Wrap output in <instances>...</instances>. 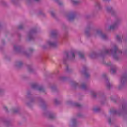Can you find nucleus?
I'll return each instance as SVG.
<instances>
[{
    "label": "nucleus",
    "instance_id": "obj_12",
    "mask_svg": "<svg viewBox=\"0 0 127 127\" xmlns=\"http://www.w3.org/2000/svg\"><path fill=\"white\" fill-rule=\"evenodd\" d=\"M91 95L93 96V97H96V93H95V92H92Z\"/></svg>",
    "mask_w": 127,
    "mask_h": 127
},
{
    "label": "nucleus",
    "instance_id": "obj_15",
    "mask_svg": "<svg viewBox=\"0 0 127 127\" xmlns=\"http://www.w3.org/2000/svg\"><path fill=\"white\" fill-rule=\"evenodd\" d=\"M116 72V69L112 68V73H115Z\"/></svg>",
    "mask_w": 127,
    "mask_h": 127
},
{
    "label": "nucleus",
    "instance_id": "obj_1",
    "mask_svg": "<svg viewBox=\"0 0 127 127\" xmlns=\"http://www.w3.org/2000/svg\"><path fill=\"white\" fill-rule=\"evenodd\" d=\"M96 33L98 35H100V36H101L103 39H106L107 38V36L105 34H103L102 31L101 30L97 31Z\"/></svg>",
    "mask_w": 127,
    "mask_h": 127
},
{
    "label": "nucleus",
    "instance_id": "obj_4",
    "mask_svg": "<svg viewBox=\"0 0 127 127\" xmlns=\"http://www.w3.org/2000/svg\"><path fill=\"white\" fill-rule=\"evenodd\" d=\"M100 110V108H95L93 109V111L94 112H99V110Z\"/></svg>",
    "mask_w": 127,
    "mask_h": 127
},
{
    "label": "nucleus",
    "instance_id": "obj_14",
    "mask_svg": "<svg viewBox=\"0 0 127 127\" xmlns=\"http://www.w3.org/2000/svg\"><path fill=\"white\" fill-rule=\"evenodd\" d=\"M49 117L50 118V119H53L54 118V116L53 115H51L49 116Z\"/></svg>",
    "mask_w": 127,
    "mask_h": 127
},
{
    "label": "nucleus",
    "instance_id": "obj_20",
    "mask_svg": "<svg viewBox=\"0 0 127 127\" xmlns=\"http://www.w3.org/2000/svg\"><path fill=\"white\" fill-rule=\"evenodd\" d=\"M34 1H39V0H34Z\"/></svg>",
    "mask_w": 127,
    "mask_h": 127
},
{
    "label": "nucleus",
    "instance_id": "obj_17",
    "mask_svg": "<svg viewBox=\"0 0 127 127\" xmlns=\"http://www.w3.org/2000/svg\"><path fill=\"white\" fill-rule=\"evenodd\" d=\"M76 106H77V107H80L81 106V105H80V104H76Z\"/></svg>",
    "mask_w": 127,
    "mask_h": 127
},
{
    "label": "nucleus",
    "instance_id": "obj_11",
    "mask_svg": "<svg viewBox=\"0 0 127 127\" xmlns=\"http://www.w3.org/2000/svg\"><path fill=\"white\" fill-rule=\"evenodd\" d=\"M111 52H112V50H107L106 51V53H111Z\"/></svg>",
    "mask_w": 127,
    "mask_h": 127
},
{
    "label": "nucleus",
    "instance_id": "obj_9",
    "mask_svg": "<svg viewBox=\"0 0 127 127\" xmlns=\"http://www.w3.org/2000/svg\"><path fill=\"white\" fill-rule=\"evenodd\" d=\"M82 89H86V84H82Z\"/></svg>",
    "mask_w": 127,
    "mask_h": 127
},
{
    "label": "nucleus",
    "instance_id": "obj_5",
    "mask_svg": "<svg viewBox=\"0 0 127 127\" xmlns=\"http://www.w3.org/2000/svg\"><path fill=\"white\" fill-rule=\"evenodd\" d=\"M108 122H109V124L110 125H111V124H112V118H109V119H108Z\"/></svg>",
    "mask_w": 127,
    "mask_h": 127
},
{
    "label": "nucleus",
    "instance_id": "obj_7",
    "mask_svg": "<svg viewBox=\"0 0 127 127\" xmlns=\"http://www.w3.org/2000/svg\"><path fill=\"white\" fill-rule=\"evenodd\" d=\"M73 18H75V16H72L69 17V20H72V19H73Z\"/></svg>",
    "mask_w": 127,
    "mask_h": 127
},
{
    "label": "nucleus",
    "instance_id": "obj_2",
    "mask_svg": "<svg viewBox=\"0 0 127 127\" xmlns=\"http://www.w3.org/2000/svg\"><path fill=\"white\" fill-rule=\"evenodd\" d=\"M48 44H49L50 46H52V47H54L56 46V43H52V42H48Z\"/></svg>",
    "mask_w": 127,
    "mask_h": 127
},
{
    "label": "nucleus",
    "instance_id": "obj_13",
    "mask_svg": "<svg viewBox=\"0 0 127 127\" xmlns=\"http://www.w3.org/2000/svg\"><path fill=\"white\" fill-rule=\"evenodd\" d=\"M36 87H37L36 84H34L32 85V88H36Z\"/></svg>",
    "mask_w": 127,
    "mask_h": 127
},
{
    "label": "nucleus",
    "instance_id": "obj_3",
    "mask_svg": "<svg viewBox=\"0 0 127 127\" xmlns=\"http://www.w3.org/2000/svg\"><path fill=\"white\" fill-rule=\"evenodd\" d=\"M78 54H79V57H80V58H84V54H83L82 52H79L78 53Z\"/></svg>",
    "mask_w": 127,
    "mask_h": 127
},
{
    "label": "nucleus",
    "instance_id": "obj_21",
    "mask_svg": "<svg viewBox=\"0 0 127 127\" xmlns=\"http://www.w3.org/2000/svg\"><path fill=\"white\" fill-rule=\"evenodd\" d=\"M109 28L110 29H112V26H110Z\"/></svg>",
    "mask_w": 127,
    "mask_h": 127
},
{
    "label": "nucleus",
    "instance_id": "obj_6",
    "mask_svg": "<svg viewBox=\"0 0 127 127\" xmlns=\"http://www.w3.org/2000/svg\"><path fill=\"white\" fill-rule=\"evenodd\" d=\"M73 4H78V3H79V1H73Z\"/></svg>",
    "mask_w": 127,
    "mask_h": 127
},
{
    "label": "nucleus",
    "instance_id": "obj_10",
    "mask_svg": "<svg viewBox=\"0 0 127 127\" xmlns=\"http://www.w3.org/2000/svg\"><path fill=\"white\" fill-rule=\"evenodd\" d=\"M39 91H43V87H40L38 89Z\"/></svg>",
    "mask_w": 127,
    "mask_h": 127
},
{
    "label": "nucleus",
    "instance_id": "obj_8",
    "mask_svg": "<svg viewBox=\"0 0 127 127\" xmlns=\"http://www.w3.org/2000/svg\"><path fill=\"white\" fill-rule=\"evenodd\" d=\"M107 10L108 12H110L112 11V9H111V8H107Z\"/></svg>",
    "mask_w": 127,
    "mask_h": 127
},
{
    "label": "nucleus",
    "instance_id": "obj_19",
    "mask_svg": "<svg viewBox=\"0 0 127 127\" xmlns=\"http://www.w3.org/2000/svg\"><path fill=\"white\" fill-rule=\"evenodd\" d=\"M51 15L53 16V12H51Z\"/></svg>",
    "mask_w": 127,
    "mask_h": 127
},
{
    "label": "nucleus",
    "instance_id": "obj_23",
    "mask_svg": "<svg viewBox=\"0 0 127 127\" xmlns=\"http://www.w3.org/2000/svg\"><path fill=\"white\" fill-rule=\"evenodd\" d=\"M113 53V51H112V53Z\"/></svg>",
    "mask_w": 127,
    "mask_h": 127
},
{
    "label": "nucleus",
    "instance_id": "obj_16",
    "mask_svg": "<svg viewBox=\"0 0 127 127\" xmlns=\"http://www.w3.org/2000/svg\"><path fill=\"white\" fill-rule=\"evenodd\" d=\"M72 57L75 58V53H72Z\"/></svg>",
    "mask_w": 127,
    "mask_h": 127
},
{
    "label": "nucleus",
    "instance_id": "obj_18",
    "mask_svg": "<svg viewBox=\"0 0 127 127\" xmlns=\"http://www.w3.org/2000/svg\"><path fill=\"white\" fill-rule=\"evenodd\" d=\"M19 29H21V28H22V25H20L19 26Z\"/></svg>",
    "mask_w": 127,
    "mask_h": 127
},
{
    "label": "nucleus",
    "instance_id": "obj_22",
    "mask_svg": "<svg viewBox=\"0 0 127 127\" xmlns=\"http://www.w3.org/2000/svg\"><path fill=\"white\" fill-rule=\"evenodd\" d=\"M5 110H7V108L6 107H4Z\"/></svg>",
    "mask_w": 127,
    "mask_h": 127
},
{
    "label": "nucleus",
    "instance_id": "obj_24",
    "mask_svg": "<svg viewBox=\"0 0 127 127\" xmlns=\"http://www.w3.org/2000/svg\"><path fill=\"white\" fill-rule=\"evenodd\" d=\"M112 29H113V27H112Z\"/></svg>",
    "mask_w": 127,
    "mask_h": 127
}]
</instances>
